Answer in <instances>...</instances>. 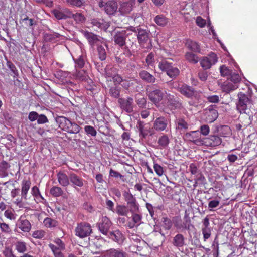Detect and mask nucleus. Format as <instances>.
I'll return each instance as SVG.
<instances>
[{
	"instance_id": "nucleus-58",
	"label": "nucleus",
	"mask_w": 257,
	"mask_h": 257,
	"mask_svg": "<svg viewBox=\"0 0 257 257\" xmlns=\"http://www.w3.org/2000/svg\"><path fill=\"white\" fill-rule=\"evenodd\" d=\"M220 72L221 76H222L230 75L232 72L225 65H222L220 66Z\"/></svg>"
},
{
	"instance_id": "nucleus-1",
	"label": "nucleus",
	"mask_w": 257,
	"mask_h": 257,
	"mask_svg": "<svg viewBox=\"0 0 257 257\" xmlns=\"http://www.w3.org/2000/svg\"><path fill=\"white\" fill-rule=\"evenodd\" d=\"M127 30L136 34L138 43L142 48L147 50L150 49L152 48L151 34L149 30L143 29L140 26L134 27L131 26L127 28Z\"/></svg>"
},
{
	"instance_id": "nucleus-41",
	"label": "nucleus",
	"mask_w": 257,
	"mask_h": 257,
	"mask_svg": "<svg viewBox=\"0 0 257 257\" xmlns=\"http://www.w3.org/2000/svg\"><path fill=\"white\" fill-rule=\"evenodd\" d=\"M65 2L69 6L78 8L85 6L86 3L84 0H65Z\"/></svg>"
},
{
	"instance_id": "nucleus-51",
	"label": "nucleus",
	"mask_w": 257,
	"mask_h": 257,
	"mask_svg": "<svg viewBox=\"0 0 257 257\" xmlns=\"http://www.w3.org/2000/svg\"><path fill=\"white\" fill-rule=\"evenodd\" d=\"M84 131L88 135H90L92 137H95L97 134V132L95 128L90 125H86L84 127Z\"/></svg>"
},
{
	"instance_id": "nucleus-17",
	"label": "nucleus",
	"mask_w": 257,
	"mask_h": 257,
	"mask_svg": "<svg viewBox=\"0 0 257 257\" xmlns=\"http://www.w3.org/2000/svg\"><path fill=\"white\" fill-rule=\"evenodd\" d=\"M178 90L181 94L188 98H192L196 94V91L193 88L186 84L181 85L178 87Z\"/></svg>"
},
{
	"instance_id": "nucleus-4",
	"label": "nucleus",
	"mask_w": 257,
	"mask_h": 257,
	"mask_svg": "<svg viewBox=\"0 0 257 257\" xmlns=\"http://www.w3.org/2000/svg\"><path fill=\"white\" fill-rule=\"evenodd\" d=\"M238 100L236 103V108L240 113L247 114L249 113L248 111V107L251 103L250 97L242 92L238 94Z\"/></svg>"
},
{
	"instance_id": "nucleus-3",
	"label": "nucleus",
	"mask_w": 257,
	"mask_h": 257,
	"mask_svg": "<svg viewBox=\"0 0 257 257\" xmlns=\"http://www.w3.org/2000/svg\"><path fill=\"white\" fill-rule=\"evenodd\" d=\"M158 67L161 70L166 72L167 75L172 79H175L180 73L179 69L166 60L161 61Z\"/></svg>"
},
{
	"instance_id": "nucleus-24",
	"label": "nucleus",
	"mask_w": 257,
	"mask_h": 257,
	"mask_svg": "<svg viewBox=\"0 0 257 257\" xmlns=\"http://www.w3.org/2000/svg\"><path fill=\"white\" fill-rule=\"evenodd\" d=\"M185 137L189 141L192 142L196 145L202 143L199 131H191L187 133L186 134Z\"/></svg>"
},
{
	"instance_id": "nucleus-43",
	"label": "nucleus",
	"mask_w": 257,
	"mask_h": 257,
	"mask_svg": "<svg viewBox=\"0 0 257 257\" xmlns=\"http://www.w3.org/2000/svg\"><path fill=\"white\" fill-rule=\"evenodd\" d=\"M169 142L168 137L166 135H164L159 138L158 144L161 148H165L168 146Z\"/></svg>"
},
{
	"instance_id": "nucleus-45",
	"label": "nucleus",
	"mask_w": 257,
	"mask_h": 257,
	"mask_svg": "<svg viewBox=\"0 0 257 257\" xmlns=\"http://www.w3.org/2000/svg\"><path fill=\"white\" fill-rule=\"evenodd\" d=\"M15 248L17 251L21 253H23L27 251L26 243L23 241H18L15 244Z\"/></svg>"
},
{
	"instance_id": "nucleus-27",
	"label": "nucleus",
	"mask_w": 257,
	"mask_h": 257,
	"mask_svg": "<svg viewBox=\"0 0 257 257\" xmlns=\"http://www.w3.org/2000/svg\"><path fill=\"white\" fill-rule=\"evenodd\" d=\"M18 226L24 232H29L31 229V224L25 217L21 216L18 221Z\"/></svg>"
},
{
	"instance_id": "nucleus-55",
	"label": "nucleus",
	"mask_w": 257,
	"mask_h": 257,
	"mask_svg": "<svg viewBox=\"0 0 257 257\" xmlns=\"http://www.w3.org/2000/svg\"><path fill=\"white\" fill-rule=\"evenodd\" d=\"M31 194L33 196H34L36 199H38L40 198L42 200H44L43 196L41 195L39 189L38 188L35 186H34L31 190Z\"/></svg>"
},
{
	"instance_id": "nucleus-61",
	"label": "nucleus",
	"mask_w": 257,
	"mask_h": 257,
	"mask_svg": "<svg viewBox=\"0 0 257 257\" xmlns=\"http://www.w3.org/2000/svg\"><path fill=\"white\" fill-rule=\"evenodd\" d=\"M146 63L148 65L152 66L155 62L154 55L152 52L150 53L145 59Z\"/></svg>"
},
{
	"instance_id": "nucleus-60",
	"label": "nucleus",
	"mask_w": 257,
	"mask_h": 257,
	"mask_svg": "<svg viewBox=\"0 0 257 257\" xmlns=\"http://www.w3.org/2000/svg\"><path fill=\"white\" fill-rule=\"evenodd\" d=\"M202 234L203 235L204 241H206L210 237L211 234V229L210 228H202Z\"/></svg>"
},
{
	"instance_id": "nucleus-5",
	"label": "nucleus",
	"mask_w": 257,
	"mask_h": 257,
	"mask_svg": "<svg viewBox=\"0 0 257 257\" xmlns=\"http://www.w3.org/2000/svg\"><path fill=\"white\" fill-rule=\"evenodd\" d=\"M92 231L90 224L86 222L78 223L75 229V235L80 238L89 236Z\"/></svg>"
},
{
	"instance_id": "nucleus-32",
	"label": "nucleus",
	"mask_w": 257,
	"mask_h": 257,
	"mask_svg": "<svg viewBox=\"0 0 257 257\" xmlns=\"http://www.w3.org/2000/svg\"><path fill=\"white\" fill-rule=\"evenodd\" d=\"M172 244L177 248L182 247L185 244V237L183 234L178 233L173 239Z\"/></svg>"
},
{
	"instance_id": "nucleus-10",
	"label": "nucleus",
	"mask_w": 257,
	"mask_h": 257,
	"mask_svg": "<svg viewBox=\"0 0 257 257\" xmlns=\"http://www.w3.org/2000/svg\"><path fill=\"white\" fill-rule=\"evenodd\" d=\"M107 236L120 246L122 245L126 240L125 235L118 229L110 231Z\"/></svg>"
},
{
	"instance_id": "nucleus-33",
	"label": "nucleus",
	"mask_w": 257,
	"mask_h": 257,
	"mask_svg": "<svg viewBox=\"0 0 257 257\" xmlns=\"http://www.w3.org/2000/svg\"><path fill=\"white\" fill-rule=\"evenodd\" d=\"M238 87L237 84H233L229 82H224L221 86L222 92L226 93H229L231 91L236 90Z\"/></svg>"
},
{
	"instance_id": "nucleus-48",
	"label": "nucleus",
	"mask_w": 257,
	"mask_h": 257,
	"mask_svg": "<svg viewBox=\"0 0 257 257\" xmlns=\"http://www.w3.org/2000/svg\"><path fill=\"white\" fill-rule=\"evenodd\" d=\"M209 139L210 141V144L211 146H218L221 144L222 142L221 139L215 135L210 136Z\"/></svg>"
},
{
	"instance_id": "nucleus-34",
	"label": "nucleus",
	"mask_w": 257,
	"mask_h": 257,
	"mask_svg": "<svg viewBox=\"0 0 257 257\" xmlns=\"http://www.w3.org/2000/svg\"><path fill=\"white\" fill-rule=\"evenodd\" d=\"M185 45L188 49L194 52L198 53L200 52V46L195 41H193L191 40H187Z\"/></svg>"
},
{
	"instance_id": "nucleus-36",
	"label": "nucleus",
	"mask_w": 257,
	"mask_h": 257,
	"mask_svg": "<svg viewBox=\"0 0 257 257\" xmlns=\"http://www.w3.org/2000/svg\"><path fill=\"white\" fill-rule=\"evenodd\" d=\"M155 23L159 26L164 27L168 23V19L163 15H158L154 19Z\"/></svg>"
},
{
	"instance_id": "nucleus-31",
	"label": "nucleus",
	"mask_w": 257,
	"mask_h": 257,
	"mask_svg": "<svg viewBox=\"0 0 257 257\" xmlns=\"http://www.w3.org/2000/svg\"><path fill=\"white\" fill-rule=\"evenodd\" d=\"M176 129L180 133L185 132L188 128L189 124L182 118H178L175 120Z\"/></svg>"
},
{
	"instance_id": "nucleus-20",
	"label": "nucleus",
	"mask_w": 257,
	"mask_h": 257,
	"mask_svg": "<svg viewBox=\"0 0 257 257\" xmlns=\"http://www.w3.org/2000/svg\"><path fill=\"white\" fill-rule=\"evenodd\" d=\"M85 182V181L80 176L74 173H70V183L76 189L77 187H83Z\"/></svg>"
},
{
	"instance_id": "nucleus-21",
	"label": "nucleus",
	"mask_w": 257,
	"mask_h": 257,
	"mask_svg": "<svg viewBox=\"0 0 257 257\" xmlns=\"http://www.w3.org/2000/svg\"><path fill=\"white\" fill-rule=\"evenodd\" d=\"M91 24L93 27H96L101 30L105 32L110 26V23L107 22L104 19L94 18L91 20Z\"/></svg>"
},
{
	"instance_id": "nucleus-16",
	"label": "nucleus",
	"mask_w": 257,
	"mask_h": 257,
	"mask_svg": "<svg viewBox=\"0 0 257 257\" xmlns=\"http://www.w3.org/2000/svg\"><path fill=\"white\" fill-rule=\"evenodd\" d=\"M126 30L117 31L113 36V40L115 44L120 47H123L125 45L126 37L128 34H126Z\"/></svg>"
},
{
	"instance_id": "nucleus-39",
	"label": "nucleus",
	"mask_w": 257,
	"mask_h": 257,
	"mask_svg": "<svg viewBox=\"0 0 257 257\" xmlns=\"http://www.w3.org/2000/svg\"><path fill=\"white\" fill-rule=\"evenodd\" d=\"M135 102L139 108H145L147 104L146 98L142 95L137 94L135 96Z\"/></svg>"
},
{
	"instance_id": "nucleus-6",
	"label": "nucleus",
	"mask_w": 257,
	"mask_h": 257,
	"mask_svg": "<svg viewBox=\"0 0 257 257\" xmlns=\"http://www.w3.org/2000/svg\"><path fill=\"white\" fill-rule=\"evenodd\" d=\"M123 197L127 203V205L131 213L137 212L139 210V205L135 197L130 192L124 191Z\"/></svg>"
},
{
	"instance_id": "nucleus-22",
	"label": "nucleus",
	"mask_w": 257,
	"mask_h": 257,
	"mask_svg": "<svg viewBox=\"0 0 257 257\" xmlns=\"http://www.w3.org/2000/svg\"><path fill=\"white\" fill-rule=\"evenodd\" d=\"M102 7H104L105 12L109 15H114L118 9L117 2L114 0L104 3Z\"/></svg>"
},
{
	"instance_id": "nucleus-57",
	"label": "nucleus",
	"mask_w": 257,
	"mask_h": 257,
	"mask_svg": "<svg viewBox=\"0 0 257 257\" xmlns=\"http://www.w3.org/2000/svg\"><path fill=\"white\" fill-rule=\"evenodd\" d=\"M132 221L138 226L141 223L142 216L141 215L136 213V212L132 213Z\"/></svg>"
},
{
	"instance_id": "nucleus-40",
	"label": "nucleus",
	"mask_w": 257,
	"mask_h": 257,
	"mask_svg": "<svg viewBox=\"0 0 257 257\" xmlns=\"http://www.w3.org/2000/svg\"><path fill=\"white\" fill-rule=\"evenodd\" d=\"M121 88L119 86L114 85L111 87L109 90L110 96L114 98H118L120 96V93Z\"/></svg>"
},
{
	"instance_id": "nucleus-44",
	"label": "nucleus",
	"mask_w": 257,
	"mask_h": 257,
	"mask_svg": "<svg viewBox=\"0 0 257 257\" xmlns=\"http://www.w3.org/2000/svg\"><path fill=\"white\" fill-rule=\"evenodd\" d=\"M44 225L47 227L52 228L58 226L57 221L49 217L46 218L43 221Z\"/></svg>"
},
{
	"instance_id": "nucleus-62",
	"label": "nucleus",
	"mask_w": 257,
	"mask_h": 257,
	"mask_svg": "<svg viewBox=\"0 0 257 257\" xmlns=\"http://www.w3.org/2000/svg\"><path fill=\"white\" fill-rule=\"evenodd\" d=\"M195 184L194 186H196L197 184H204L206 180L205 177L201 174L199 173L196 175V178L195 179Z\"/></svg>"
},
{
	"instance_id": "nucleus-7",
	"label": "nucleus",
	"mask_w": 257,
	"mask_h": 257,
	"mask_svg": "<svg viewBox=\"0 0 257 257\" xmlns=\"http://www.w3.org/2000/svg\"><path fill=\"white\" fill-rule=\"evenodd\" d=\"M175 226L176 228L180 230L181 231H183L185 230H187L188 231H190L191 230V228H194V225L191 223V220L189 216V214L185 211V215L183 217V221L179 222L178 221L176 222L175 223Z\"/></svg>"
},
{
	"instance_id": "nucleus-49",
	"label": "nucleus",
	"mask_w": 257,
	"mask_h": 257,
	"mask_svg": "<svg viewBox=\"0 0 257 257\" xmlns=\"http://www.w3.org/2000/svg\"><path fill=\"white\" fill-rule=\"evenodd\" d=\"M219 134L222 137H226L231 134V130L227 125H223L219 130Z\"/></svg>"
},
{
	"instance_id": "nucleus-8",
	"label": "nucleus",
	"mask_w": 257,
	"mask_h": 257,
	"mask_svg": "<svg viewBox=\"0 0 257 257\" xmlns=\"http://www.w3.org/2000/svg\"><path fill=\"white\" fill-rule=\"evenodd\" d=\"M217 57L214 53H211L208 56L204 57L200 60V65L203 69H209L212 65L217 62Z\"/></svg>"
},
{
	"instance_id": "nucleus-11",
	"label": "nucleus",
	"mask_w": 257,
	"mask_h": 257,
	"mask_svg": "<svg viewBox=\"0 0 257 257\" xmlns=\"http://www.w3.org/2000/svg\"><path fill=\"white\" fill-rule=\"evenodd\" d=\"M120 108L128 113L133 112L134 100L131 97L125 98H119L118 100Z\"/></svg>"
},
{
	"instance_id": "nucleus-18",
	"label": "nucleus",
	"mask_w": 257,
	"mask_h": 257,
	"mask_svg": "<svg viewBox=\"0 0 257 257\" xmlns=\"http://www.w3.org/2000/svg\"><path fill=\"white\" fill-rule=\"evenodd\" d=\"M82 33L88 40L89 44L93 47L95 45L98 44L101 41L100 37L88 31H82Z\"/></svg>"
},
{
	"instance_id": "nucleus-42",
	"label": "nucleus",
	"mask_w": 257,
	"mask_h": 257,
	"mask_svg": "<svg viewBox=\"0 0 257 257\" xmlns=\"http://www.w3.org/2000/svg\"><path fill=\"white\" fill-rule=\"evenodd\" d=\"M129 211L130 209L124 205H118L116 207V212L119 215L126 216Z\"/></svg>"
},
{
	"instance_id": "nucleus-12",
	"label": "nucleus",
	"mask_w": 257,
	"mask_h": 257,
	"mask_svg": "<svg viewBox=\"0 0 257 257\" xmlns=\"http://www.w3.org/2000/svg\"><path fill=\"white\" fill-rule=\"evenodd\" d=\"M112 225L110 219L106 217H102L99 223H98V227L99 231L104 235H107L109 231V229Z\"/></svg>"
},
{
	"instance_id": "nucleus-52",
	"label": "nucleus",
	"mask_w": 257,
	"mask_h": 257,
	"mask_svg": "<svg viewBox=\"0 0 257 257\" xmlns=\"http://www.w3.org/2000/svg\"><path fill=\"white\" fill-rule=\"evenodd\" d=\"M75 62V67H79L80 68H82L85 64L84 56L83 55H81L79 57L74 60Z\"/></svg>"
},
{
	"instance_id": "nucleus-14",
	"label": "nucleus",
	"mask_w": 257,
	"mask_h": 257,
	"mask_svg": "<svg viewBox=\"0 0 257 257\" xmlns=\"http://www.w3.org/2000/svg\"><path fill=\"white\" fill-rule=\"evenodd\" d=\"M133 2L121 1L119 2L118 12L121 15H125L130 13L134 6Z\"/></svg>"
},
{
	"instance_id": "nucleus-30",
	"label": "nucleus",
	"mask_w": 257,
	"mask_h": 257,
	"mask_svg": "<svg viewBox=\"0 0 257 257\" xmlns=\"http://www.w3.org/2000/svg\"><path fill=\"white\" fill-rule=\"evenodd\" d=\"M31 182L29 180H23L22 182L21 196L22 199L27 200V194L30 189Z\"/></svg>"
},
{
	"instance_id": "nucleus-35",
	"label": "nucleus",
	"mask_w": 257,
	"mask_h": 257,
	"mask_svg": "<svg viewBox=\"0 0 257 257\" xmlns=\"http://www.w3.org/2000/svg\"><path fill=\"white\" fill-rule=\"evenodd\" d=\"M70 18H73L75 21L76 23L81 24L83 23L86 21V18L83 14L81 13L77 12L73 14L71 11Z\"/></svg>"
},
{
	"instance_id": "nucleus-25",
	"label": "nucleus",
	"mask_w": 257,
	"mask_h": 257,
	"mask_svg": "<svg viewBox=\"0 0 257 257\" xmlns=\"http://www.w3.org/2000/svg\"><path fill=\"white\" fill-rule=\"evenodd\" d=\"M167 99L168 105L171 109H178L182 107V103L179 98L175 97L170 94H167Z\"/></svg>"
},
{
	"instance_id": "nucleus-38",
	"label": "nucleus",
	"mask_w": 257,
	"mask_h": 257,
	"mask_svg": "<svg viewBox=\"0 0 257 257\" xmlns=\"http://www.w3.org/2000/svg\"><path fill=\"white\" fill-rule=\"evenodd\" d=\"M50 193L55 197L63 196L65 194L62 188L57 186H53L50 190Z\"/></svg>"
},
{
	"instance_id": "nucleus-29",
	"label": "nucleus",
	"mask_w": 257,
	"mask_h": 257,
	"mask_svg": "<svg viewBox=\"0 0 257 257\" xmlns=\"http://www.w3.org/2000/svg\"><path fill=\"white\" fill-rule=\"evenodd\" d=\"M57 176L58 182L62 186L67 187L70 184V173L67 176L64 172H59Z\"/></svg>"
},
{
	"instance_id": "nucleus-9",
	"label": "nucleus",
	"mask_w": 257,
	"mask_h": 257,
	"mask_svg": "<svg viewBox=\"0 0 257 257\" xmlns=\"http://www.w3.org/2000/svg\"><path fill=\"white\" fill-rule=\"evenodd\" d=\"M147 94L149 99L156 106L164 97V93L159 89L147 91Z\"/></svg>"
},
{
	"instance_id": "nucleus-64",
	"label": "nucleus",
	"mask_w": 257,
	"mask_h": 257,
	"mask_svg": "<svg viewBox=\"0 0 257 257\" xmlns=\"http://www.w3.org/2000/svg\"><path fill=\"white\" fill-rule=\"evenodd\" d=\"M69 75V73L68 72L60 70L57 72L56 77L57 78L63 80L64 78L67 77Z\"/></svg>"
},
{
	"instance_id": "nucleus-2",
	"label": "nucleus",
	"mask_w": 257,
	"mask_h": 257,
	"mask_svg": "<svg viewBox=\"0 0 257 257\" xmlns=\"http://www.w3.org/2000/svg\"><path fill=\"white\" fill-rule=\"evenodd\" d=\"M55 122L59 128L70 134L79 133L81 127L74 122L63 116H58L55 118Z\"/></svg>"
},
{
	"instance_id": "nucleus-50",
	"label": "nucleus",
	"mask_w": 257,
	"mask_h": 257,
	"mask_svg": "<svg viewBox=\"0 0 257 257\" xmlns=\"http://www.w3.org/2000/svg\"><path fill=\"white\" fill-rule=\"evenodd\" d=\"M76 77L81 81H86L88 78L87 72L83 70L76 71Z\"/></svg>"
},
{
	"instance_id": "nucleus-63",
	"label": "nucleus",
	"mask_w": 257,
	"mask_h": 257,
	"mask_svg": "<svg viewBox=\"0 0 257 257\" xmlns=\"http://www.w3.org/2000/svg\"><path fill=\"white\" fill-rule=\"evenodd\" d=\"M45 232L42 230H38L34 231L32 234V236L34 238L41 239L45 236Z\"/></svg>"
},
{
	"instance_id": "nucleus-23",
	"label": "nucleus",
	"mask_w": 257,
	"mask_h": 257,
	"mask_svg": "<svg viewBox=\"0 0 257 257\" xmlns=\"http://www.w3.org/2000/svg\"><path fill=\"white\" fill-rule=\"evenodd\" d=\"M214 105H210L206 110L205 114L206 116V121L209 122L214 121L218 117L217 111L213 107Z\"/></svg>"
},
{
	"instance_id": "nucleus-47",
	"label": "nucleus",
	"mask_w": 257,
	"mask_h": 257,
	"mask_svg": "<svg viewBox=\"0 0 257 257\" xmlns=\"http://www.w3.org/2000/svg\"><path fill=\"white\" fill-rule=\"evenodd\" d=\"M185 58L189 62L193 64H196L198 62L197 56L191 52H187L185 54Z\"/></svg>"
},
{
	"instance_id": "nucleus-37",
	"label": "nucleus",
	"mask_w": 257,
	"mask_h": 257,
	"mask_svg": "<svg viewBox=\"0 0 257 257\" xmlns=\"http://www.w3.org/2000/svg\"><path fill=\"white\" fill-rule=\"evenodd\" d=\"M60 35L57 33L53 34L45 33L43 36V43L55 42L56 38H59Z\"/></svg>"
},
{
	"instance_id": "nucleus-53",
	"label": "nucleus",
	"mask_w": 257,
	"mask_h": 257,
	"mask_svg": "<svg viewBox=\"0 0 257 257\" xmlns=\"http://www.w3.org/2000/svg\"><path fill=\"white\" fill-rule=\"evenodd\" d=\"M162 221L163 223V226L166 230H170L172 226V222L169 218L163 217Z\"/></svg>"
},
{
	"instance_id": "nucleus-46",
	"label": "nucleus",
	"mask_w": 257,
	"mask_h": 257,
	"mask_svg": "<svg viewBox=\"0 0 257 257\" xmlns=\"http://www.w3.org/2000/svg\"><path fill=\"white\" fill-rule=\"evenodd\" d=\"M97 52L99 59L101 61L105 60L106 58L107 53L104 46L99 45L97 47Z\"/></svg>"
},
{
	"instance_id": "nucleus-13",
	"label": "nucleus",
	"mask_w": 257,
	"mask_h": 257,
	"mask_svg": "<svg viewBox=\"0 0 257 257\" xmlns=\"http://www.w3.org/2000/svg\"><path fill=\"white\" fill-rule=\"evenodd\" d=\"M136 127L139 132V137L142 140L145 139L150 132L148 124L141 120L137 121Z\"/></svg>"
},
{
	"instance_id": "nucleus-15",
	"label": "nucleus",
	"mask_w": 257,
	"mask_h": 257,
	"mask_svg": "<svg viewBox=\"0 0 257 257\" xmlns=\"http://www.w3.org/2000/svg\"><path fill=\"white\" fill-rule=\"evenodd\" d=\"M53 14L58 20H65L70 18L71 10L68 8L56 9L52 11Z\"/></svg>"
},
{
	"instance_id": "nucleus-59",
	"label": "nucleus",
	"mask_w": 257,
	"mask_h": 257,
	"mask_svg": "<svg viewBox=\"0 0 257 257\" xmlns=\"http://www.w3.org/2000/svg\"><path fill=\"white\" fill-rule=\"evenodd\" d=\"M153 168L156 173L159 176H162L164 173V169L163 167L160 166V165L154 163L153 165Z\"/></svg>"
},
{
	"instance_id": "nucleus-56",
	"label": "nucleus",
	"mask_w": 257,
	"mask_h": 257,
	"mask_svg": "<svg viewBox=\"0 0 257 257\" xmlns=\"http://www.w3.org/2000/svg\"><path fill=\"white\" fill-rule=\"evenodd\" d=\"M230 80L233 82V84H237L241 80L240 75L236 73H232L230 74Z\"/></svg>"
},
{
	"instance_id": "nucleus-26",
	"label": "nucleus",
	"mask_w": 257,
	"mask_h": 257,
	"mask_svg": "<svg viewBox=\"0 0 257 257\" xmlns=\"http://www.w3.org/2000/svg\"><path fill=\"white\" fill-rule=\"evenodd\" d=\"M104 254L105 257H128L127 254L120 249L110 248Z\"/></svg>"
},
{
	"instance_id": "nucleus-19",
	"label": "nucleus",
	"mask_w": 257,
	"mask_h": 257,
	"mask_svg": "<svg viewBox=\"0 0 257 257\" xmlns=\"http://www.w3.org/2000/svg\"><path fill=\"white\" fill-rule=\"evenodd\" d=\"M167 126V119L163 116H160L154 121L153 128L158 132H161L165 130Z\"/></svg>"
},
{
	"instance_id": "nucleus-28",
	"label": "nucleus",
	"mask_w": 257,
	"mask_h": 257,
	"mask_svg": "<svg viewBox=\"0 0 257 257\" xmlns=\"http://www.w3.org/2000/svg\"><path fill=\"white\" fill-rule=\"evenodd\" d=\"M140 78L148 83H154L155 82V77L146 70H141L139 72Z\"/></svg>"
},
{
	"instance_id": "nucleus-54",
	"label": "nucleus",
	"mask_w": 257,
	"mask_h": 257,
	"mask_svg": "<svg viewBox=\"0 0 257 257\" xmlns=\"http://www.w3.org/2000/svg\"><path fill=\"white\" fill-rule=\"evenodd\" d=\"M220 205L219 199H214L211 200L208 203V208L210 211H212L214 208L219 206Z\"/></svg>"
}]
</instances>
